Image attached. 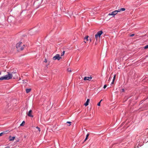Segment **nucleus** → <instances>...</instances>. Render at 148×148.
I'll return each instance as SVG.
<instances>
[{
  "mask_svg": "<svg viewBox=\"0 0 148 148\" xmlns=\"http://www.w3.org/2000/svg\"><path fill=\"white\" fill-rule=\"evenodd\" d=\"M8 75L0 77V80L9 79L12 78L13 76H14V79L17 77L15 72H13L12 73L8 72Z\"/></svg>",
  "mask_w": 148,
  "mask_h": 148,
  "instance_id": "f257e3e1",
  "label": "nucleus"
},
{
  "mask_svg": "<svg viewBox=\"0 0 148 148\" xmlns=\"http://www.w3.org/2000/svg\"><path fill=\"white\" fill-rule=\"evenodd\" d=\"M125 10V9L123 8L119 9L117 10H115L113 12L110 13L108 14V15H112V16L113 17H114V16L116 14H117L118 12H120L121 11H124Z\"/></svg>",
  "mask_w": 148,
  "mask_h": 148,
  "instance_id": "f03ea898",
  "label": "nucleus"
},
{
  "mask_svg": "<svg viewBox=\"0 0 148 148\" xmlns=\"http://www.w3.org/2000/svg\"><path fill=\"white\" fill-rule=\"evenodd\" d=\"M25 46L24 45H22V42H19L17 43L16 45V47L18 51H21L23 50Z\"/></svg>",
  "mask_w": 148,
  "mask_h": 148,
  "instance_id": "7ed1b4c3",
  "label": "nucleus"
},
{
  "mask_svg": "<svg viewBox=\"0 0 148 148\" xmlns=\"http://www.w3.org/2000/svg\"><path fill=\"white\" fill-rule=\"evenodd\" d=\"M103 32L101 30L98 32L95 35V38L97 41L99 40L101 35L102 34Z\"/></svg>",
  "mask_w": 148,
  "mask_h": 148,
  "instance_id": "20e7f679",
  "label": "nucleus"
},
{
  "mask_svg": "<svg viewBox=\"0 0 148 148\" xmlns=\"http://www.w3.org/2000/svg\"><path fill=\"white\" fill-rule=\"evenodd\" d=\"M62 58L60 56V55L59 54H56L53 58V60H59Z\"/></svg>",
  "mask_w": 148,
  "mask_h": 148,
  "instance_id": "39448f33",
  "label": "nucleus"
},
{
  "mask_svg": "<svg viewBox=\"0 0 148 148\" xmlns=\"http://www.w3.org/2000/svg\"><path fill=\"white\" fill-rule=\"evenodd\" d=\"M32 111L31 110L28 112H27V115L29 117L32 118L33 117V115L32 114Z\"/></svg>",
  "mask_w": 148,
  "mask_h": 148,
  "instance_id": "423d86ee",
  "label": "nucleus"
},
{
  "mask_svg": "<svg viewBox=\"0 0 148 148\" xmlns=\"http://www.w3.org/2000/svg\"><path fill=\"white\" fill-rule=\"evenodd\" d=\"M92 79V77H85L84 78V80H88V81H90V80Z\"/></svg>",
  "mask_w": 148,
  "mask_h": 148,
  "instance_id": "0eeeda50",
  "label": "nucleus"
},
{
  "mask_svg": "<svg viewBox=\"0 0 148 148\" xmlns=\"http://www.w3.org/2000/svg\"><path fill=\"white\" fill-rule=\"evenodd\" d=\"M15 136L11 137L10 136L9 137V140L10 141H13L15 139Z\"/></svg>",
  "mask_w": 148,
  "mask_h": 148,
  "instance_id": "6e6552de",
  "label": "nucleus"
},
{
  "mask_svg": "<svg viewBox=\"0 0 148 148\" xmlns=\"http://www.w3.org/2000/svg\"><path fill=\"white\" fill-rule=\"evenodd\" d=\"M90 101V99H87L86 102L84 104V105L85 106H87L88 105V103Z\"/></svg>",
  "mask_w": 148,
  "mask_h": 148,
  "instance_id": "1a4fd4ad",
  "label": "nucleus"
},
{
  "mask_svg": "<svg viewBox=\"0 0 148 148\" xmlns=\"http://www.w3.org/2000/svg\"><path fill=\"white\" fill-rule=\"evenodd\" d=\"M31 89L29 88V89H26V91L27 93H28L29 92H30L31 91Z\"/></svg>",
  "mask_w": 148,
  "mask_h": 148,
  "instance_id": "9d476101",
  "label": "nucleus"
},
{
  "mask_svg": "<svg viewBox=\"0 0 148 148\" xmlns=\"http://www.w3.org/2000/svg\"><path fill=\"white\" fill-rule=\"evenodd\" d=\"M8 131H5V132H2L1 133H0V136H2V135L3 134H5Z\"/></svg>",
  "mask_w": 148,
  "mask_h": 148,
  "instance_id": "9b49d317",
  "label": "nucleus"
},
{
  "mask_svg": "<svg viewBox=\"0 0 148 148\" xmlns=\"http://www.w3.org/2000/svg\"><path fill=\"white\" fill-rule=\"evenodd\" d=\"M89 133H88L87 134V135H86V138L85 139V140H84L85 141H86L87 139L88 138V136H89Z\"/></svg>",
  "mask_w": 148,
  "mask_h": 148,
  "instance_id": "f8f14e48",
  "label": "nucleus"
},
{
  "mask_svg": "<svg viewBox=\"0 0 148 148\" xmlns=\"http://www.w3.org/2000/svg\"><path fill=\"white\" fill-rule=\"evenodd\" d=\"M25 123V122L24 121H23L22 122V123L20 124V125L21 126H23L24 125V124Z\"/></svg>",
  "mask_w": 148,
  "mask_h": 148,
  "instance_id": "ddd939ff",
  "label": "nucleus"
},
{
  "mask_svg": "<svg viewBox=\"0 0 148 148\" xmlns=\"http://www.w3.org/2000/svg\"><path fill=\"white\" fill-rule=\"evenodd\" d=\"M64 53H65V51H64L62 53H61V56H63L64 54Z\"/></svg>",
  "mask_w": 148,
  "mask_h": 148,
  "instance_id": "4468645a",
  "label": "nucleus"
},
{
  "mask_svg": "<svg viewBox=\"0 0 148 148\" xmlns=\"http://www.w3.org/2000/svg\"><path fill=\"white\" fill-rule=\"evenodd\" d=\"M89 36H87L85 38V39H86V41H88V38Z\"/></svg>",
  "mask_w": 148,
  "mask_h": 148,
  "instance_id": "2eb2a0df",
  "label": "nucleus"
},
{
  "mask_svg": "<svg viewBox=\"0 0 148 148\" xmlns=\"http://www.w3.org/2000/svg\"><path fill=\"white\" fill-rule=\"evenodd\" d=\"M36 128L38 129V130L39 131V132H40V128H39L37 126V127H36Z\"/></svg>",
  "mask_w": 148,
  "mask_h": 148,
  "instance_id": "dca6fc26",
  "label": "nucleus"
},
{
  "mask_svg": "<svg viewBox=\"0 0 148 148\" xmlns=\"http://www.w3.org/2000/svg\"><path fill=\"white\" fill-rule=\"evenodd\" d=\"M144 48L145 49H147L148 48V45H146L145 47H144Z\"/></svg>",
  "mask_w": 148,
  "mask_h": 148,
  "instance_id": "f3484780",
  "label": "nucleus"
},
{
  "mask_svg": "<svg viewBox=\"0 0 148 148\" xmlns=\"http://www.w3.org/2000/svg\"><path fill=\"white\" fill-rule=\"evenodd\" d=\"M100 101H99L97 104V105L98 106H100Z\"/></svg>",
  "mask_w": 148,
  "mask_h": 148,
  "instance_id": "a211bd4d",
  "label": "nucleus"
},
{
  "mask_svg": "<svg viewBox=\"0 0 148 148\" xmlns=\"http://www.w3.org/2000/svg\"><path fill=\"white\" fill-rule=\"evenodd\" d=\"M67 71H69V72L71 71V69H67Z\"/></svg>",
  "mask_w": 148,
  "mask_h": 148,
  "instance_id": "6ab92c4d",
  "label": "nucleus"
},
{
  "mask_svg": "<svg viewBox=\"0 0 148 148\" xmlns=\"http://www.w3.org/2000/svg\"><path fill=\"white\" fill-rule=\"evenodd\" d=\"M115 77H116V75H114V77H113V81H114L115 79Z\"/></svg>",
  "mask_w": 148,
  "mask_h": 148,
  "instance_id": "aec40b11",
  "label": "nucleus"
},
{
  "mask_svg": "<svg viewBox=\"0 0 148 148\" xmlns=\"http://www.w3.org/2000/svg\"><path fill=\"white\" fill-rule=\"evenodd\" d=\"M134 34H132L130 36V37H133V36H134Z\"/></svg>",
  "mask_w": 148,
  "mask_h": 148,
  "instance_id": "412c9836",
  "label": "nucleus"
},
{
  "mask_svg": "<svg viewBox=\"0 0 148 148\" xmlns=\"http://www.w3.org/2000/svg\"><path fill=\"white\" fill-rule=\"evenodd\" d=\"M67 123H69L71 124V122H69V121H67ZM71 125V124H70V125H69V126H70V125Z\"/></svg>",
  "mask_w": 148,
  "mask_h": 148,
  "instance_id": "4be33fe9",
  "label": "nucleus"
},
{
  "mask_svg": "<svg viewBox=\"0 0 148 148\" xmlns=\"http://www.w3.org/2000/svg\"><path fill=\"white\" fill-rule=\"evenodd\" d=\"M46 63L47 62V60L46 59H45V60H44V61Z\"/></svg>",
  "mask_w": 148,
  "mask_h": 148,
  "instance_id": "5701e85b",
  "label": "nucleus"
},
{
  "mask_svg": "<svg viewBox=\"0 0 148 148\" xmlns=\"http://www.w3.org/2000/svg\"><path fill=\"white\" fill-rule=\"evenodd\" d=\"M107 86L106 85H105L103 86V88L104 89Z\"/></svg>",
  "mask_w": 148,
  "mask_h": 148,
  "instance_id": "b1692460",
  "label": "nucleus"
},
{
  "mask_svg": "<svg viewBox=\"0 0 148 148\" xmlns=\"http://www.w3.org/2000/svg\"><path fill=\"white\" fill-rule=\"evenodd\" d=\"M114 83V81H113V80L112 82L111 83V84H113Z\"/></svg>",
  "mask_w": 148,
  "mask_h": 148,
  "instance_id": "393cba45",
  "label": "nucleus"
},
{
  "mask_svg": "<svg viewBox=\"0 0 148 148\" xmlns=\"http://www.w3.org/2000/svg\"><path fill=\"white\" fill-rule=\"evenodd\" d=\"M5 148H10V147L9 146H7V147H5Z\"/></svg>",
  "mask_w": 148,
  "mask_h": 148,
  "instance_id": "a878e982",
  "label": "nucleus"
},
{
  "mask_svg": "<svg viewBox=\"0 0 148 148\" xmlns=\"http://www.w3.org/2000/svg\"><path fill=\"white\" fill-rule=\"evenodd\" d=\"M122 91L123 92H124V89H122Z\"/></svg>",
  "mask_w": 148,
  "mask_h": 148,
  "instance_id": "bb28decb",
  "label": "nucleus"
},
{
  "mask_svg": "<svg viewBox=\"0 0 148 148\" xmlns=\"http://www.w3.org/2000/svg\"><path fill=\"white\" fill-rule=\"evenodd\" d=\"M102 101V99H101L100 101V103Z\"/></svg>",
  "mask_w": 148,
  "mask_h": 148,
  "instance_id": "cd10ccee",
  "label": "nucleus"
},
{
  "mask_svg": "<svg viewBox=\"0 0 148 148\" xmlns=\"http://www.w3.org/2000/svg\"><path fill=\"white\" fill-rule=\"evenodd\" d=\"M110 77H110L109 78V80H109V81L110 80Z\"/></svg>",
  "mask_w": 148,
  "mask_h": 148,
  "instance_id": "c85d7f7f",
  "label": "nucleus"
},
{
  "mask_svg": "<svg viewBox=\"0 0 148 148\" xmlns=\"http://www.w3.org/2000/svg\"><path fill=\"white\" fill-rule=\"evenodd\" d=\"M1 72H0V75H1Z\"/></svg>",
  "mask_w": 148,
  "mask_h": 148,
  "instance_id": "c756f323",
  "label": "nucleus"
}]
</instances>
